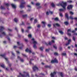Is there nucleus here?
Listing matches in <instances>:
<instances>
[{
  "mask_svg": "<svg viewBox=\"0 0 77 77\" xmlns=\"http://www.w3.org/2000/svg\"><path fill=\"white\" fill-rule=\"evenodd\" d=\"M9 70V68H6V71H8Z\"/></svg>",
  "mask_w": 77,
  "mask_h": 77,
  "instance_id": "obj_60",
  "label": "nucleus"
},
{
  "mask_svg": "<svg viewBox=\"0 0 77 77\" xmlns=\"http://www.w3.org/2000/svg\"><path fill=\"white\" fill-rule=\"evenodd\" d=\"M11 6H12V7L13 8H14V9H15L16 8V6H15V5L13 4H11Z\"/></svg>",
  "mask_w": 77,
  "mask_h": 77,
  "instance_id": "obj_19",
  "label": "nucleus"
},
{
  "mask_svg": "<svg viewBox=\"0 0 77 77\" xmlns=\"http://www.w3.org/2000/svg\"><path fill=\"white\" fill-rule=\"evenodd\" d=\"M22 54V55H23V56H24V57H27V56H26V55H25V54Z\"/></svg>",
  "mask_w": 77,
  "mask_h": 77,
  "instance_id": "obj_42",
  "label": "nucleus"
},
{
  "mask_svg": "<svg viewBox=\"0 0 77 77\" xmlns=\"http://www.w3.org/2000/svg\"><path fill=\"white\" fill-rule=\"evenodd\" d=\"M33 60H32V59L30 60V61H29V63L30 64H31V63H32L31 62V61Z\"/></svg>",
  "mask_w": 77,
  "mask_h": 77,
  "instance_id": "obj_54",
  "label": "nucleus"
},
{
  "mask_svg": "<svg viewBox=\"0 0 77 77\" xmlns=\"http://www.w3.org/2000/svg\"><path fill=\"white\" fill-rule=\"evenodd\" d=\"M74 20H76V21H77V17H75L74 18Z\"/></svg>",
  "mask_w": 77,
  "mask_h": 77,
  "instance_id": "obj_61",
  "label": "nucleus"
},
{
  "mask_svg": "<svg viewBox=\"0 0 77 77\" xmlns=\"http://www.w3.org/2000/svg\"><path fill=\"white\" fill-rule=\"evenodd\" d=\"M69 13L71 15H74V13L72 12L71 11H69Z\"/></svg>",
  "mask_w": 77,
  "mask_h": 77,
  "instance_id": "obj_30",
  "label": "nucleus"
},
{
  "mask_svg": "<svg viewBox=\"0 0 77 77\" xmlns=\"http://www.w3.org/2000/svg\"><path fill=\"white\" fill-rule=\"evenodd\" d=\"M60 5L63 8L64 10H66V6H67V2H62L60 4Z\"/></svg>",
  "mask_w": 77,
  "mask_h": 77,
  "instance_id": "obj_2",
  "label": "nucleus"
},
{
  "mask_svg": "<svg viewBox=\"0 0 77 77\" xmlns=\"http://www.w3.org/2000/svg\"><path fill=\"white\" fill-rule=\"evenodd\" d=\"M64 24H65V25L68 26V25L69 24V23H68V22L66 21L64 22Z\"/></svg>",
  "mask_w": 77,
  "mask_h": 77,
  "instance_id": "obj_20",
  "label": "nucleus"
},
{
  "mask_svg": "<svg viewBox=\"0 0 77 77\" xmlns=\"http://www.w3.org/2000/svg\"><path fill=\"white\" fill-rule=\"evenodd\" d=\"M65 10L64 9V8H63V9H59V11H60V12H63Z\"/></svg>",
  "mask_w": 77,
  "mask_h": 77,
  "instance_id": "obj_24",
  "label": "nucleus"
},
{
  "mask_svg": "<svg viewBox=\"0 0 77 77\" xmlns=\"http://www.w3.org/2000/svg\"><path fill=\"white\" fill-rule=\"evenodd\" d=\"M52 43H54V40H52L51 41H49V45H51Z\"/></svg>",
  "mask_w": 77,
  "mask_h": 77,
  "instance_id": "obj_14",
  "label": "nucleus"
},
{
  "mask_svg": "<svg viewBox=\"0 0 77 77\" xmlns=\"http://www.w3.org/2000/svg\"><path fill=\"white\" fill-rule=\"evenodd\" d=\"M53 47L55 49H57V46H56V45H53Z\"/></svg>",
  "mask_w": 77,
  "mask_h": 77,
  "instance_id": "obj_26",
  "label": "nucleus"
},
{
  "mask_svg": "<svg viewBox=\"0 0 77 77\" xmlns=\"http://www.w3.org/2000/svg\"><path fill=\"white\" fill-rule=\"evenodd\" d=\"M26 52H29V53H32V50L31 49H29L28 48H27L25 50Z\"/></svg>",
  "mask_w": 77,
  "mask_h": 77,
  "instance_id": "obj_13",
  "label": "nucleus"
},
{
  "mask_svg": "<svg viewBox=\"0 0 77 77\" xmlns=\"http://www.w3.org/2000/svg\"><path fill=\"white\" fill-rule=\"evenodd\" d=\"M55 21H58L59 20V19L57 17H56L54 19Z\"/></svg>",
  "mask_w": 77,
  "mask_h": 77,
  "instance_id": "obj_35",
  "label": "nucleus"
},
{
  "mask_svg": "<svg viewBox=\"0 0 77 77\" xmlns=\"http://www.w3.org/2000/svg\"><path fill=\"white\" fill-rule=\"evenodd\" d=\"M71 32V29H68L67 30V33H68V32Z\"/></svg>",
  "mask_w": 77,
  "mask_h": 77,
  "instance_id": "obj_38",
  "label": "nucleus"
},
{
  "mask_svg": "<svg viewBox=\"0 0 77 77\" xmlns=\"http://www.w3.org/2000/svg\"><path fill=\"white\" fill-rule=\"evenodd\" d=\"M0 66H1V67L3 68H5V65H4V64L3 63H0Z\"/></svg>",
  "mask_w": 77,
  "mask_h": 77,
  "instance_id": "obj_15",
  "label": "nucleus"
},
{
  "mask_svg": "<svg viewBox=\"0 0 77 77\" xmlns=\"http://www.w3.org/2000/svg\"><path fill=\"white\" fill-rule=\"evenodd\" d=\"M17 58L18 59H19V60H20L22 62H24V60H23V59H21V58L19 56L17 57Z\"/></svg>",
  "mask_w": 77,
  "mask_h": 77,
  "instance_id": "obj_17",
  "label": "nucleus"
},
{
  "mask_svg": "<svg viewBox=\"0 0 77 77\" xmlns=\"http://www.w3.org/2000/svg\"><path fill=\"white\" fill-rule=\"evenodd\" d=\"M26 32H27V33H29V30L28 29L26 30L25 31Z\"/></svg>",
  "mask_w": 77,
  "mask_h": 77,
  "instance_id": "obj_48",
  "label": "nucleus"
},
{
  "mask_svg": "<svg viewBox=\"0 0 77 77\" xmlns=\"http://www.w3.org/2000/svg\"><path fill=\"white\" fill-rule=\"evenodd\" d=\"M54 55H58V54H57V53L56 52H55V53H54Z\"/></svg>",
  "mask_w": 77,
  "mask_h": 77,
  "instance_id": "obj_50",
  "label": "nucleus"
},
{
  "mask_svg": "<svg viewBox=\"0 0 77 77\" xmlns=\"http://www.w3.org/2000/svg\"><path fill=\"white\" fill-rule=\"evenodd\" d=\"M17 45H20V46H22V47H19L20 49H22L23 47H24V45L23 44H20V43L18 42H17Z\"/></svg>",
  "mask_w": 77,
  "mask_h": 77,
  "instance_id": "obj_9",
  "label": "nucleus"
},
{
  "mask_svg": "<svg viewBox=\"0 0 77 77\" xmlns=\"http://www.w3.org/2000/svg\"><path fill=\"white\" fill-rule=\"evenodd\" d=\"M0 32L1 33V34H0V37L2 38L3 35V36H6V33L4 32H2L3 30L5 29V28L4 27L0 26Z\"/></svg>",
  "mask_w": 77,
  "mask_h": 77,
  "instance_id": "obj_1",
  "label": "nucleus"
},
{
  "mask_svg": "<svg viewBox=\"0 0 77 77\" xmlns=\"http://www.w3.org/2000/svg\"><path fill=\"white\" fill-rule=\"evenodd\" d=\"M60 17H63V14H62L61 13H60Z\"/></svg>",
  "mask_w": 77,
  "mask_h": 77,
  "instance_id": "obj_40",
  "label": "nucleus"
},
{
  "mask_svg": "<svg viewBox=\"0 0 77 77\" xmlns=\"http://www.w3.org/2000/svg\"><path fill=\"white\" fill-rule=\"evenodd\" d=\"M75 71H77V68L75 67Z\"/></svg>",
  "mask_w": 77,
  "mask_h": 77,
  "instance_id": "obj_64",
  "label": "nucleus"
},
{
  "mask_svg": "<svg viewBox=\"0 0 77 77\" xmlns=\"http://www.w3.org/2000/svg\"><path fill=\"white\" fill-rule=\"evenodd\" d=\"M27 29H32V27L30 26H29L27 27Z\"/></svg>",
  "mask_w": 77,
  "mask_h": 77,
  "instance_id": "obj_43",
  "label": "nucleus"
},
{
  "mask_svg": "<svg viewBox=\"0 0 77 77\" xmlns=\"http://www.w3.org/2000/svg\"><path fill=\"white\" fill-rule=\"evenodd\" d=\"M39 8H41V6H39L37 8V9H39Z\"/></svg>",
  "mask_w": 77,
  "mask_h": 77,
  "instance_id": "obj_59",
  "label": "nucleus"
},
{
  "mask_svg": "<svg viewBox=\"0 0 77 77\" xmlns=\"http://www.w3.org/2000/svg\"><path fill=\"white\" fill-rule=\"evenodd\" d=\"M21 31L22 33H24V29H23L22 28L21 29Z\"/></svg>",
  "mask_w": 77,
  "mask_h": 77,
  "instance_id": "obj_51",
  "label": "nucleus"
},
{
  "mask_svg": "<svg viewBox=\"0 0 77 77\" xmlns=\"http://www.w3.org/2000/svg\"><path fill=\"white\" fill-rule=\"evenodd\" d=\"M36 6H39V5H41V4L39 3H36Z\"/></svg>",
  "mask_w": 77,
  "mask_h": 77,
  "instance_id": "obj_32",
  "label": "nucleus"
},
{
  "mask_svg": "<svg viewBox=\"0 0 77 77\" xmlns=\"http://www.w3.org/2000/svg\"><path fill=\"white\" fill-rule=\"evenodd\" d=\"M31 43H32L34 44L33 47L34 48H36V44H37V42L35 41V39H32L31 41L30 42Z\"/></svg>",
  "mask_w": 77,
  "mask_h": 77,
  "instance_id": "obj_3",
  "label": "nucleus"
},
{
  "mask_svg": "<svg viewBox=\"0 0 77 77\" xmlns=\"http://www.w3.org/2000/svg\"><path fill=\"white\" fill-rule=\"evenodd\" d=\"M53 26L54 27H55L56 26H57V27H60V24L57 23H56L53 24Z\"/></svg>",
  "mask_w": 77,
  "mask_h": 77,
  "instance_id": "obj_12",
  "label": "nucleus"
},
{
  "mask_svg": "<svg viewBox=\"0 0 77 77\" xmlns=\"http://www.w3.org/2000/svg\"><path fill=\"white\" fill-rule=\"evenodd\" d=\"M51 5L53 8H54L55 7V5H54L53 3H51Z\"/></svg>",
  "mask_w": 77,
  "mask_h": 77,
  "instance_id": "obj_21",
  "label": "nucleus"
},
{
  "mask_svg": "<svg viewBox=\"0 0 77 77\" xmlns=\"http://www.w3.org/2000/svg\"><path fill=\"white\" fill-rule=\"evenodd\" d=\"M46 14L47 15H49V13H48V11L47 12Z\"/></svg>",
  "mask_w": 77,
  "mask_h": 77,
  "instance_id": "obj_52",
  "label": "nucleus"
},
{
  "mask_svg": "<svg viewBox=\"0 0 77 77\" xmlns=\"http://www.w3.org/2000/svg\"><path fill=\"white\" fill-rule=\"evenodd\" d=\"M58 63V61H57V59L56 58H55L54 60H52L51 61V63Z\"/></svg>",
  "mask_w": 77,
  "mask_h": 77,
  "instance_id": "obj_7",
  "label": "nucleus"
},
{
  "mask_svg": "<svg viewBox=\"0 0 77 77\" xmlns=\"http://www.w3.org/2000/svg\"><path fill=\"white\" fill-rule=\"evenodd\" d=\"M22 17H23V18H25V17H27V15H23L22 16Z\"/></svg>",
  "mask_w": 77,
  "mask_h": 77,
  "instance_id": "obj_34",
  "label": "nucleus"
},
{
  "mask_svg": "<svg viewBox=\"0 0 77 77\" xmlns=\"http://www.w3.org/2000/svg\"><path fill=\"white\" fill-rule=\"evenodd\" d=\"M67 2H68V3H72V1H67Z\"/></svg>",
  "mask_w": 77,
  "mask_h": 77,
  "instance_id": "obj_47",
  "label": "nucleus"
},
{
  "mask_svg": "<svg viewBox=\"0 0 77 77\" xmlns=\"http://www.w3.org/2000/svg\"><path fill=\"white\" fill-rule=\"evenodd\" d=\"M9 35L10 36H12V34L11 33H10L9 34Z\"/></svg>",
  "mask_w": 77,
  "mask_h": 77,
  "instance_id": "obj_63",
  "label": "nucleus"
},
{
  "mask_svg": "<svg viewBox=\"0 0 77 77\" xmlns=\"http://www.w3.org/2000/svg\"><path fill=\"white\" fill-rule=\"evenodd\" d=\"M50 13V14H53V12L52 11H49Z\"/></svg>",
  "mask_w": 77,
  "mask_h": 77,
  "instance_id": "obj_62",
  "label": "nucleus"
},
{
  "mask_svg": "<svg viewBox=\"0 0 77 77\" xmlns=\"http://www.w3.org/2000/svg\"><path fill=\"white\" fill-rule=\"evenodd\" d=\"M26 4V2H22L21 4H20V7L21 9H22V8H24L25 7L24 5Z\"/></svg>",
  "mask_w": 77,
  "mask_h": 77,
  "instance_id": "obj_4",
  "label": "nucleus"
},
{
  "mask_svg": "<svg viewBox=\"0 0 77 77\" xmlns=\"http://www.w3.org/2000/svg\"><path fill=\"white\" fill-rule=\"evenodd\" d=\"M18 36L19 38H20V37H21V35L19 34H18Z\"/></svg>",
  "mask_w": 77,
  "mask_h": 77,
  "instance_id": "obj_57",
  "label": "nucleus"
},
{
  "mask_svg": "<svg viewBox=\"0 0 77 77\" xmlns=\"http://www.w3.org/2000/svg\"><path fill=\"white\" fill-rule=\"evenodd\" d=\"M60 75L61 77H63V74H62V73H60Z\"/></svg>",
  "mask_w": 77,
  "mask_h": 77,
  "instance_id": "obj_39",
  "label": "nucleus"
},
{
  "mask_svg": "<svg viewBox=\"0 0 77 77\" xmlns=\"http://www.w3.org/2000/svg\"><path fill=\"white\" fill-rule=\"evenodd\" d=\"M62 56H66V53H63L62 54Z\"/></svg>",
  "mask_w": 77,
  "mask_h": 77,
  "instance_id": "obj_46",
  "label": "nucleus"
},
{
  "mask_svg": "<svg viewBox=\"0 0 77 77\" xmlns=\"http://www.w3.org/2000/svg\"><path fill=\"white\" fill-rule=\"evenodd\" d=\"M5 6L7 7H8V6H9V4L8 3H5Z\"/></svg>",
  "mask_w": 77,
  "mask_h": 77,
  "instance_id": "obj_27",
  "label": "nucleus"
},
{
  "mask_svg": "<svg viewBox=\"0 0 77 77\" xmlns=\"http://www.w3.org/2000/svg\"><path fill=\"white\" fill-rule=\"evenodd\" d=\"M0 9H4V10H5L6 9V8H4L3 6H1L0 7Z\"/></svg>",
  "mask_w": 77,
  "mask_h": 77,
  "instance_id": "obj_25",
  "label": "nucleus"
},
{
  "mask_svg": "<svg viewBox=\"0 0 77 77\" xmlns=\"http://www.w3.org/2000/svg\"><path fill=\"white\" fill-rule=\"evenodd\" d=\"M59 33H60L61 35H63V32L62 31L60 30L59 31Z\"/></svg>",
  "mask_w": 77,
  "mask_h": 77,
  "instance_id": "obj_22",
  "label": "nucleus"
},
{
  "mask_svg": "<svg viewBox=\"0 0 77 77\" xmlns=\"http://www.w3.org/2000/svg\"><path fill=\"white\" fill-rule=\"evenodd\" d=\"M67 34L69 36H71V34L70 33H67Z\"/></svg>",
  "mask_w": 77,
  "mask_h": 77,
  "instance_id": "obj_41",
  "label": "nucleus"
},
{
  "mask_svg": "<svg viewBox=\"0 0 77 77\" xmlns=\"http://www.w3.org/2000/svg\"><path fill=\"white\" fill-rule=\"evenodd\" d=\"M37 27L38 28H39L41 27V26L40 25L38 24L37 25Z\"/></svg>",
  "mask_w": 77,
  "mask_h": 77,
  "instance_id": "obj_49",
  "label": "nucleus"
},
{
  "mask_svg": "<svg viewBox=\"0 0 77 77\" xmlns=\"http://www.w3.org/2000/svg\"><path fill=\"white\" fill-rule=\"evenodd\" d=\"M48 27H51V24H48Z\"/></svg>",
  "mask_w": 77,
  "mask_h": 77,
  "instance_id": "obj_45",
  "label": "nucleus"
},
{
  "mask_svg": "<svg viewBox=\"0 0 77 77\" xmlns=\"http://www.w3.org/2000/svg\"><path fill=\"white\" fill-rule=\"evenodd\" d=\"M33 70L34 71H35V70H36V69H38V68L36 66H35L33 67Z\"/></svg>",
  "mask_w": 77,
  "mask_h": 77,
  "instance_id": "obj_16",
  "label": "nucleus"
},
{
  "mask_svg": "<svg viewBox=\"0 0 77 77\" xmlns=\"http://www.w3.org/2000/svg\"><path fill=\"white\" fill-rule=\"evenodd\" d=\"M21 25H23V26H24L25 24H24V22H22V23L20 24V26H21Z\"/></svg>",
  "mask_w": 77,
  "mask_h": 77,
  "instance_id": "obj_37",
  "label": "nucleus"
},
{
  "mask_svg": "<svg viewBox=\"0 0 77 77\" xmlns=\"http://www.w3.org/2000/svg\"><path fill=\"white\" fill-rule=\"evenodd\" d=\"M16 52L17 53V54H20V52H19V51H17Z\"/></svg>",
  "mask_w": 77,
  "mask_h": 77,
  "instance_id": "obj_55",
  "label": "nucleus"
},
{
  "mask_svg": "<svg viewBox=\"0 0 77 77\" xmlns=\"http://www.w3.org/2000/svg\"><path fill=\"white\" fill-rule=\"evenodd\" d=\"M1 56H2V57H4L5 59V60H7V62L8 63H9V61H8V59L7 58V57H6V56H5V54H1L0 55Z\"/></svg>",
  "mask_w": 77,
  "mask_h": 77,
  "instance_id": "obj_5",
  "label": "nucleus"
},
{
  "mask_svg": "<svg viewBox=\"0 0 77 77\" xmlns=\"http://www.w3.org/2000/svg\"><path fill=\"white\" fill-rule=\"evenodd\" d=\"M15 29L16 30L17 32H18V30L17 29V27L15 28Z\"/></svg>",
  "mask_w": 77,
  "mask_h": 77,
  "instance_id": "obj_56",
  "label": "nucleus"
},
{
  "mask_svg": "<svg viewBox=\"0 0 77 77\" xmlns=\"http://www.w3.org/2000/svg\"><path fill=\"white\" fill-rule=\"evenodd\" d=\"M34 23H37V20L36 19H35L34 20Z\"/></svg>",
  "mask_w": 77,
  "mask_h": 77,
  "instance_id": "obj_44",
  "label": "nucleus"
},
{
  "mask_svg": "<svg viewBox=\"0 0 77 77\" xmlns=\"http://www.w3.org/2000/svg\"><path fill=\"white\" fill-rule=\"evenodd\" d=\"M28 36L29 38H32V36L31 34H29L28 35Z\"/></svg>",
  "mask_w": 77,
  "mask_h": 77,
  "instance_id": "obj_36",
  "label": "nucleus"
},
{
  "mask_svg": "<svg viewBox=\"0 0 77 77\" xmlns=\"http://www.w3.org/2000/svg\"><path fill=\"white\" fill-rule=\"evenodd\" d=\"M65 17H66V18H67L68 20H69V16H68V13H65Z\"/></svg>",
  "mask_w": 77,
  "mask_h": 77,
  "instance_id": "obj_11",
  "label": "nucleus"
},
{
  "mask_svg": "<svg viewBox=\"0 0 77 77\" xmlns=\"http://www.w3.org/2000/svg\"><path fill=\"white\" fill-rule=\"evenodd\" d=\"M27 7H28V8H31V6H30V5H27Z\"/></svg>",
  "mask_w": 77,
  "mask_h": 77,
  "instance_id": "obj_58",
  "label": "nucleus"
},
{
  "mask_svg": "<svg viewBox=\"0 0 77 77\" xmlns=\"http://www.w3.org/2000/svg\"><path fill=\"white\" fill-rule=\"evenodd\" d=\"M8 30H9L10 32H12V29H9V28H8Z\"/></svg>",
  "mask_w": 77,
  "mask_h": 77,
  "instance_id": "obj_53",
  "label": "nucleus"
},
{
  "mask_svg": "<svg viewBox=\"0 0 77 77\" xmlns=\"http://www.w3.org/2000/svg\"><path fill=\"white\" fill-rule=\"evenodd\" d=\"M71 39H69L68 41V43L66 44V45H68L69 44L70 42H71Z\"/></svg>",
  "mask_w": 77,
  "mask_h": 77,
  "instance_id": "obj_18",
  "label": "nucleus"
},
{
  "mask_svg": "<svg viewBox=\"0 0 77 77\" xmlns=\"http://www.w3.org/2000/svg\"><path fill=\"white\" fill-rule=\"evenodd\" d=\"M42 23L43 24V25L42 26V27L43 28L45 27V24H46V22H44V21H42Z\"/></svg>",
  "mask_w": 77,
  "mask_h": 77,
  "instance_id": "obj_10",
  "label": "nucleus"
},
{
  "mask_svg": "<svg viewBox=\"0 0 77 77\" xmlns=\"http://www.w3.org/2000/svg\"><path fill=\"white\" fill-rule=\"evenodd\" d=\"M73 7V6L72 5H68L67 8V9L68 10H70V9H72V7Z\"/></svg>",
  "mask_w": 77,
  "mask_h": 77,
  "instance_id": "obj_6",
  "label": "nucleus"
},
{
  "mask_svg": "<svg viewBox=\"0 0 77 77\" xmlns=\"http://www.w3.org/2000/svg\"><path fill=\"white\" fill-rule=\"evenodd\" d=\"M23 73H25V74H26V76H28V77H30V76H29V75L28 72H23Z\"/></svg>",
  "mask_w": 77,
  "mask_h": 77,
  "instance_id": "obj_23",
  "label": "nucleus"
},
{
  "mask_svg": "<svg viewBox=\"0 0 77 77\" xmlns=\"http://www.w3.org/2000/svg\"><path fill=\"white\" fill-rule=\"evenodd\" d=\"M69 18L70 19H71V20H73L74 19V18H73V17H72V16H70L69 17Z\"/></svg>",
  "mask_w": 77,
  "mask_h": 77,
  "instance_id": "obj_31",
  "label": "nucleus"
},
{
  "mask_svg": "<svg viewBox=\"0 0 77 77\" xmlns=\"http://www.w3.org/2000/svg\"><path fill=\"white\" fill-rule=\"evenodd\" d=\"M14 21L15 23H17V21H18V19L16 18H15L14 20Z\"/></svg>",
  "mask_w": 77,
  "mask_h": 77,
  "instance_id": "obj_29",
  "label": "nucleus"
},
{
  "mask_svg": "<svg viewBox=\"0 0 77 77\" xmlns=\"http://www.w3.org/2000/svg\"><path fill=\"white\" fill-rule=\"evenodd\" d=\"M56 72H54L53 73H51V77H55L54 76L56 75Z\"/></svg>",
  "mask_w": 77,
  "mask_h": 77,
  "instance_id": "obj_8",
  "label": "nucleus"
},
{
  "mask_svg": "<svg viewBox=\"0 0 77 77\" xmlns=\"http://www.w3.org/2000/svg\"><path fill=\"white\" fill-rule=\"evenodd\" d=\"M43 49H44V47H41L40 48V50H41V51H42Z\"/></svg>",
  "mask_w": 77,
  "mask_h": 77,
  "instance_id": "obj_33",
  "label": "nucleus"
},
{
  "mask_svg": "<svg viewBox=\"0 0 77 77\" xmlns=\"http://www.w3.org/2000/svg\"><path fill=\"white\" fill-rule=\"evenodd\" d=\"M20 75H21L22 77H26L25 75L22 74L21 73H20Z\"/></svg>",
  "mask_w": 77,
  "mask_h": 77,
  "instance_id": "obj_28",
  "label": "nucleus"
}]
</instances>
